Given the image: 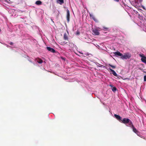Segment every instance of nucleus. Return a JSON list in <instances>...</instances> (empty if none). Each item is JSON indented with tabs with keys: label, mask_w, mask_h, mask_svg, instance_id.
<instances>
[{
	"label": "nucleus",
	"mask_w": 146,
	"mask_h": 146,
	"mask_svg": "<svg viewBox=\"0 0 146 146\" xmlns=\"http://www.w3.org/2000/svg\"><path fill=\"white\" fill-rule=\"evenodd\" d=\"M131 57V54L129 53H125L123 54H122V56L121 58L123 59H129Z\"/></svg>",
	"instance_id": "obj_1"
},
{
	"label": "nucleus",
	"mask_w": 146,
	"mask_h": 146,
	"mask_svg": "<svg viewBox=\"0 0 146 146\" xmlns=\"http://www.w3.org/2000/svg\"><path fill=\"white\" fill-rule=\"evenodd\" d=\"M100 31V29L99 27H96L92 31L94 35H99V31Z\"/></svg>",
	"instance_id": "obj_2"
},
{
	"label": "nucleus",
	"mask_w": 146,
	"mask_h": 146,
	"mask_svg": "<svg viewBox=\"0 0 146 146\" xmlns=\"http://www.w3.org/2000/svg\"><path fill=\"white\" fill-rule=\"evenodd\" d=\"M139 55L141 58V61L143 62L146 64V57L143 54H139Z\"/></svg>",
	"instance_id": "obj_3"
},
{
	"label": "nucleus",
	"mask_w": 146,
	"mask_h": 146,
	"mask_svg": "<svg viewBox=\"0 0 146 146\" xmlns=\"http://www.w3.org/2000/svg\"><path fill=\"white\" fill-rule=\"evenodd\" d=\"M129 121H130V120L129 119L126 118H124L123 119H122L121 122H122L123 123L126 125Z\"/></svg>",
	"instance_id": "obj_4"
},
{
	"label": "nucleus",
	"mask_w": 146,
	"mask_h": 146,
	"mask_svg": "<svg viewBox=\"0 0 146 146\" xmlns=\"http://www.w3.org/2000/svg\"><path fill=\"white\" fill-rule=\"evenodd\" d=\"M67 15H66V18L67 21L68 22H69L70 20V12L68 9H67Z\"/></svg>",
	"instance_id": "obj_5"
},
{
	"label": "nucleus",
	"mask_w": 146,
	"mask_h": 146,
	"mask_svg": "<svg viewBox=\"0 0 146 146\" xmlns=\"http://www.w3.org/2000/svg\"><path fill=\"white\" fill-rule=\"evenodd\" d=\"M133 132L136 133L137 135L139 136V133L138 131L134 127V126L132 127Z\"/></svg>",
	"instance_id": "obj_6"
},
{
	"label": "nucleus",
	"mask_w": 146,
	"mask_h": 146,
	"mask_svg": "<svg viewBox=\"0 0 146 146\" xmlns=\"http://www.w3.org/2000/svg\"><path fill=\"white\" fill-rule=\"evenodd\" d=\"M107 70L109 69L112 72V73L114 75V76H117V73H116V72L113 70L111 68H108L107 69Z\"/></svg>",
	"instance_id": "obj_7"
},
{
	"label": "nucleus",
	"mask_w": 146,
	"mask_h": 146,
	"mask_svg": "<svg viewBox=\"0 0 146 146\" xmlns=\"http://www.w3.org/2000/svg\"><path fill=\"white\" fill-rule=\"evenodd\" d=\"M114 116L117 120H118L119 121L121 122V121L122 119V118L120 116L115 114H114Z\"/></svg>",
	"instance_id": "obj_8"
},
{
	"label": "nucleus",
	"mask_w": 146,
	"mask_h": 146,
	"mask_svg": "<svg viewBox=\"0 0 146 146\" xmlns=\"http://www.w3.org/2000/svg\"><path fill=\"white\" fill-rule=\"evenodd\" d=\"M46 48L48 51L54 53L55 52V51L54 49L50 47H47Z\"/></svg>",
	"instance_id": "obj_9"
},
{
	"label": "nucleus",
	"mask_w": 146,
	"mask_h": 146,
	"mask_svg": "<svg viewBox=\"0 0 146 146\" xmlns=\"http://www.w3.org/2000/svg\"><path fill=\"white\" fill-rule=\"evenodd\" d=\"M126 125L127 126L130 127L131 128L133 126V123L130 120V121L128 123L126 124Z\"/></svg>",
	"instance_id": "obj_10"
},
{
	"label": "nucleus",
	"mask_w": 146,
	"mask_h": 146,
	"mask_svg": "<svg viewBox=\"0 0 146 146\" xmlns=\"http://www.w3.org/2000/svg\"><path fill=\"white\" fill-rule=\"evenodd\" d=\"M113 53L115 55L120 56L121 57V56H122V54L120 52H119L118 51L114 52H113Z\"/></svg>",
	"instance_id": "obj_11"
},
{
	"label": "nucleus",
	"mask_w": 146,
	"mask_h": 146,
	"mask_svg": "<svg viewBox=\"0 0 146 146\" xmlns=\"http://www.w3.org/2000/svg\"><path fill=\"white\" fill-rule=\"evenodd\" d=\"M90 17L92 19L95 21L97 22V20L95 18L94 16L92 14H90Z\"/></svg>",
	"instance_id": "obj_12"
},
{
	"label": "nucleus",
	"mask_w": 146,
	"mask_h": 146,
	"mask_svg": "<svg viewBox=\"0 0 146 146\" xmlns=\"http://www.w3.org/2000/svg\"><path fill=\"white\" fill-rule=\"evenodd\" d=\"M57 2L60 5H62L64 3V0H57Z\"/></svg>",
	"instance_id": "obj_13"
},
{
	"label": "nucleus",
	"mask_w": 146,
	"mask_h": 146,
	"mask_svg": "<svg viewBox=\"0 0 146 146\" xmlns=\"http://www.w3.org/2000/svg\"><path fill=\"white\" fill-rule=\"evenodd\" d=\"M35 4L37 5H40L42 4V2L39 0H38L36 2Z\"/></svg>",
	"instance_id": "obj_14"
},
{
	"label": "nucleus",
	"mask_w": 146,
	"mask_h": 146,
	"mask_svg": "<svg viewBox=\"0 0 146 146\" xmlns=\"http://www.w3.org/2000/svg\"><path fill=\"white\" fill-rule=\"evenodd\" d=\"M36 61L39 63L41 64L42 62V60L40 58H37L36 60Z\"/></svg>",
	"instance_id": "obj_15"
},
{
	"label": "nucleus",
	"mask_w": 146,
	"mask_h": 146,
	"mask_svg": "<svg viewBox=\"0 0 146 146\" xmlns=\"http://www.w3.org/2000/svg\"><path fill=\"white\" fill-rule=\"evenodd\" d=\"M64 38L65 40H66L68 39V36L66 33H65L64 35Z\"/></svg>",
	"instance_id": "obj_16"
},
{
	"label": "nucleus",
	"mask_w": 146,
	"mask_h": 146,
	"mask_svg": "<svg viewBox=\"0 0 146 146\" xmlns=\"http://www.w3.org/2000/svg\"><path fill=\"white\" fill-rule=\"evenodd\" d=\"M134 6H135V7L136 8H137V9H138V10H140V11L141 10V9H139V7H140V6H139H139H138V5H134Z\"/></svg>",
	"instance_id": "obj_17"
},
{
	"label": "nucleus",
	"mask_w": 146,
	"mask_h": 146,
	"mask_svg": "<svg viewBox=\"0 0 146 146\" xmlns=\"http://www.w3.org/2000/svg\"><path fill=\"white\" fill-rule=\"evenodd\" d=\"M112 91L113 92H115V91H116L117 89L115 87H113L112 89Z\"/></svg>",
	"instance_id": "obj_18"
},
{
	"label": "nucleus",
	"mask_w": 146,
	"mask_h": 146,
	"mask_svg": "<svg viewBox=\"0 0 146 146\" xmlns=\"http://www.w3.org/2000/svg\"><path fill=\"white\" fill-rule=\"evenodd\" d=\"M109 66H111V67H112L113 68H115V66H114L112 65L111 64H109Z\"/></svg>",
	"instance_id": "obj_19"
},
{
	"label": "nucleus",
	"mask_w": 146,
	"mask_h": 146,
	"mask_svg": "<svg viewBox=\"0 0 146 146\" xmlns=\"http://www.w3.org/2000/svg\"><path fill=\"white\" fill-rule=\"evenodd\" d=\"M144 81H146V75H145L144 77Z\"/></svg>",
	"instance_id": "obj_20"
},
{
	"label": "nucleus",
	"mask_w": 146,
	"mask_h": 146,
	"mask_svg": "<svg viewBox=\"0 0 146 146\" xmlns=\"http://www.w3.org/2000/svg\"><path fill=\"white\" fill-rule=\"evenodd\" d=\"M141 7H142L144 9V10H145V7L143 6V5H141Z\"/></svg>",
	"instance_id": "obj_21"
},
{
	"label": "nucleus",
	"mask_w": 146,
	"mask_h": 146,
	"mask_svg": "<svg viewBox=\"0 0 146 146\" xmlns=\"http://www.w3.org/2000/svg\"><path fill=\"white\" fill-rule=\"evenodd\" d=\"M13 44V42H11L10 43V44L11 45H12V44Z\"/></svg>",
	"instance_id": "obj_22"
},
{
	"label": "nucleus",
	"mask_w": 146,
	"mask_h": 146,
	"mask_svg": "<svg viewBox=\"0 0 146 146\" xmlns=\"http://www.w3.org/2000/svg\"><path fill=\"white\" fill-rule=\"evenodd\" d=\"M110 86L111 87H113V86L112 85H110Z\"/></svg>",
	"instance_id": "obj_23"
},
{
	"label": "nucleus",
	"mask_w": 146,
	"mask_h": 146,
	"mask_svg": "<svg viewBox=\"0 0 146 146\" xmlns=\"http://www.w3.org/2000/svg\"><path fill=\"white\" fill-rule=\"evenodd\" d=\"M104 28L105 29H108V28H106L104 27Z\"/></svg>",
	"instance_id": "obj_24"
},
{
	"label": "nucleus",
	"mask_w": 146,
	"mask_h": 146,
	"mask_svg": "<svg viewBox=\"0 0 146 146\" xmlns=\"http://www.w3.org/2000/svg\"><path fill=\"white\" fill-rule=\"evenodd\" d=\"M77 34H79V32H77Z\"/></svg>",
	"instance_id": "obj_25"
},
{
	"label": "nucleus",
	"mask_w": 146,
	"mask_h": 146,
	"mask_svg": "<svg viewBox=\"0 0 146 146\" xmlns=\"http://www.w3.org/2000/svg\"><path fill=\"white\" fill-rule=\"evenodd\" d=\"M139 0L141 2L143 1V0Z\"/></svg>",
	"instance_id": "obj_26"
},
{
	"label": "nucleus",
	"mask_w": 146,
	"mask_h": 146,
	"mask_svg": "<svg viewBox=\"0 0 146 146\" xmlns=\"http://www.w3.org/2000/svg\"><path fill=\"white\" fill-rule=\"evenodd\" d=\"M135 4H136V3H137V2H135Z\"/></svg>",
	"instance_id": "obj_27"
}]
</instances>
